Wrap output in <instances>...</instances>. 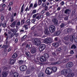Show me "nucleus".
Instances as JSON below:
<instances>
[{
  "mask_svg": "<svg viewBox=\"0 0 77 77\" xmlns=\"http://www.w3.org/2000/svg\"><path fill=\"white\" fill-rule=\"evenodd\" d=\"M14 16L13 15H11V23H12L13 22V21H14Z\"/></svg>",
  "mask_w": 77,
  "mask_h": 77,
  "instance_id": "nucleus-28",
  "label": "nucleus"
},
{
  "mask_svg": "<svg viewBox=\"0 0 77 77\" xmlns=\"http://www.w3.org/2000/svg\"><path fill=\"white\" fill-rule=\"evenodd\" d=\"M23 27L25 28V30H27L28 29V27L27 25H24Z\"/></svg>",
  "mask_w": 77,
  "mask_h": 77,
  "instance_id": "nucleus-42",
  "label": "nucleus"
},
{
  "mask_svg": "<svg viewBox=\"0 0 77 77\" xmlns=\"http://www.w3.org/2000/svg\"><path fill=\"white\" fill-rule=\"evenodd\" d=\"M49 29L51 33H53L55 31V27L53 25H51L49 26Z\"/></svg>",
  "mask_w": 77,
  "mask_h": 77,
  "instance_id": "nucleus-6",
  "label": "nucleus"
},
{
  "mask_svg": "<svg viewBox=\"0 0 77 77\" xmlns=\"http://www.w3.org/2000/svg\"><path fill=\"white\" fill-rule=\"evenodd\" d=\"M8 45H3L2 46V48H8Z\"/></svg>",
  "mask_w": 77,
  "mask_h": 77,
  "instance_id": "nucleus-39",
  "label": "nucleus"
},
{
  "mask_svg": "<svg viewBox=\"0 0 77 77\" xmlns=\"http://www.w3.org/2000/svg\"><path fill=\"white\" fill-rule=\"evenodd\" d=\"M37 6H38L37 4V3H35L34 5V7L35 8L37 7Z\"/></svg>",
  "mask_w": 77,
  "mask_h": 77,
  "instance_id": "nucleus-46",
  "label": "nucleus"
},
{
  "mask_svg": "<svg viewBox=\"0 0 77 77\" xmlns=\"http://www.w3.org/2000/svg\"><path fill=\"white\" fill-rule=\"evenodd\" d=\"M74 36H73V35L70 36L67 35L64 37L63 38V39L65 40V41L64 42V44H68V42H69L70 41L71 42H72L73 40H74Z\"/></svg>",
  "mask_w": 77,
  "mask_h": 77,
  "instance_id": "nucleus-2",
  "label": "nucleus"
},
{
  "mask_svg": "<svg viewBox=\"0 0 77 77\" xmlns=\"http://www.w3.org/2000/svg\"><path fill=\"white\" fill-rule=\"evenodd\" d=\"M36 19H41V15L40 14L38 13V15L37 16V17H36Z\"/></svg>",
  "mask_w": 77,
  "mask_h": 77,
  "instance_id": "nucleus-26",
  "label": "nucleus"
},
{
  "mask_svg": "<svg viewBox=\"0 0 77 77\" xmlns=\"http://www.w3.org/2000/svg\"><path fill=\"white\" fill-rule=\"evenodd\" d=\"M71 71H72V70L69 69L68 70L65 69L64 70L61 71V73L63 75H66L67 73H69L67 76V77H73L74 76V74L73 73H71Z\"/></svg>",
  "mask_w": 77,
  "mask_h": 77,
  "instance_id": "nucleus-1",
  "label": "nucleus"
},
{
  "mask_svg": "<svg viewBox=\"0 0 77 77\" xmlns=\"http://www.w3.org/2000/svg\"><path fill=\"white\" fill-rule=\"evenodd\" d=\"M14 42L15 43H17V42H18V39L17 38H16L14 41Z\"/></svg>",
  "mask_w": 77,
  "mask_h": 77,
  "instance_id": "nucleus-58",
  "label": "nucleus"
},
{
  "mask_svg": "<svg viewBox=\"0 0 77 77\" xmlns=\"http://www.w3.org/2000/svg\"><path fill=\"white\" fill-rule=\"evenodd\" d=\"M44 73L42 72L38 75V77H44Z\"/></svg>",
  "mask_w": 77,
  "mask_h": 77,
  "instance_id": "nucleus-25",
  "label": "nucleus"
},
{
  "mask_svg": "<svg viewBox=\"0 0 77 77\" xmlns=\"http://www.w3.org/2000/svg\"><path fill=\"white\" fill-rule=\"evenodd\" d=\"M45 41L46 44H50L51 42V38L49 37L46 38L45 40Z\"/></svg>",
  "mask_w": 77,
  "mask_h": 77,
  "instance_id": "nucleus-8",
  "label": "nucleus"
},
{
  "mask_svg": "<svg viewBox=\"0 0 77 77\" xmlns=\"http://www.w3.org/2000/svg\"><path fill=\"white\" fill-rule=\"evenodd\" d=\"M31 47H32V46H31V45H29V47H28V48H29V49H30V48H31Z\"/></svg>",
  "mask_w": 77,
  "mask_h": 77,
  "instance_id": "nucleus-64",
  "label": "nucleus"
},
{
  "mask_svg": "<svg viewBox=\"0 0 77 77\" xmlns=\"http://www.w3.org/2000/svg\"><path fill=\"white\" fill-rule=\"evenodd\" d=\"M23 63H24V60H20L19 61V63L20 65L23 64Z\"/></svg>",
  "mask_w": 77,
  "mask_h": 77,
  "instance_id": "nucleus-36",
  "label": "nucleus"
},
{
  "mask_svg": "<svg viewBox=\"0 0 77 77\" xmlns=\"http://www.w3.org/2000/svg\"><path fill=\"white\" fill-rule=\"evenodd\" d=\"M44 11H47L48 10V6H45V8L44 9Z\"/></svg>",
  "mask_w": 77,
  "mask_h": 77,
  "instance_id": "nucleus-44",
  "label": "nucleus"
},
{
  "mask_svg": "<svg viewBox=\"0 0 77 77\" xmlns=\"http://www.w3.org/2000/svg\"><path fill=\"white\" fill-rule=\"evenodd\" d=\"M46 59H45V57L44 56H42L40 57V60L41 62H44V61H46Z\"/></svg>",
  "mask_w": 77,
  "mask_h": 77,
  "instance_id": "nucleus-15",
  "label": "nucleus"
},
{
  "mask_svg": "<svg viewBox=\"0 0 77 77\" xmlns=\"http://www.w3.org/2000/svg\"><path fill=\"white\" fill-rule=\"evenodd\" d=\"M33 42L37 46H39L41 44V42L40 41L37 39H35L33 41Z\"/></svg>",
  "mask_w": 77,
  "mask_h": 77,
  "instance_id": "nucleus-4",
  "label": "nucleus"
},
{
  "mask_svg": "<svg viewBox=\"0 0 77 77\" xmlns=\"http://www.w3.org/2000/svg\"><path fill=\"white\" fill-rule=\"evenodd\" d=\"M33 6V3H31L30 5H29V9H30L32 8Z\"/></svg>",
  "mask_w": 77,
  "mask_h": 77,
  "instance_id": "nucleus-40",
  "label": "nucleus"
},
{
  "mask_svg": "<svg viewBox=\"0 0 77 77\" xmlns=\"http://www.w3.org/2000/svg\"><path fill=\"white\" fill-rule=\"evenodd\" d=\"M26 20L24 19H23L21 21L20 25H22L24 24V22H25Z\"/></svg>",
  "mask_w": 77,
  "mask_h": 77,
  "instance_id": "nucleus-31",
  "label": "nucleus"
},
{
  "mask_svg": "<svg viewBox=\"0 0 77 77\" xmlns=\"http://www.w3.org/2000/svg\"><path fill=\"white\" fill-rule=\"evenodd\" d=\"M2 75L3 77H6L8 76V74L7 72L5 71L2 72Z\"/></svg>",
  "mask_w": 77,
  "mask_h": 77,
  "instance_id": "nucleus-14",
  "label": "nucleus"
},
{
  "mask_svg": "<svg viewBox=\"0 0 77 77\" xmlns=\"http://www.w3.org/2000/svg\"><path fill=\"white\" fill-rule=\"evenodd\" d=\"M71 48L72 49H75L76 48V46L75 45H72L71 47Z\"/></svg>",
  "mask_w": 77,
  "mask_h": 77,
  "instance_id": "nucleus-32",
  "label": "nucleus"
},
{
  "mask_svg": "<svg viewBox=\"0 0 77 77\" xmlns=\"http://www.w3.org/2000/svg\"><path fill=\"white\" fill-rule=\"evenodd\" d=\"M52 22L54 23V25L56 26L58 24V22L56 18H54L52 20Z\"/></svg>",
  "mask_w": 77,
  "mask_h": 77,
  "instance_id": "nucleus-10",
  "label": "nucleus"
},
{
  "mask_svg": "<svg viewBox=\"0 0 77 77\" xmlns=\"http://www.w3.org/2000/svg\"><path fill=\"white\" fill-rule=\"evenodd\" d=\"M60 7H58L57 8V11H60Z\"/></svg>",
  "mask_w": 77,
  "mask_h": 77,
  "instance_id": "nucleus-60",
  "label": "nucleus"
},
{
  "mask_svg": "<svg viewBox=\"0 0 77 77\" xmlns=\"http://www.w3.org/2000/svg\"><path fill=\"white\" fill-rule=\"evenodd\" d=\"M70 54H74V51L73 50H71L70 52Z\"/></svg>",
  "mask_w": 77,
  "mask_h": 77,
  "instance_id": "nucleus-45",
  "label": "nucleus"
},
{
  "mask_svg": "<svg viewBox=\"0 0 77 77\" xmlns=\"http://www.w3.org/2000/svg\"><path fill=\"white\" fill-rule=\"evenodd\" d=\"M45 48V45L44 44H43L40 46L39 50V51H43V50H44Z\"/></svg>",
  "mask_w": 77,
  "mask_h": 77,
  "instance_id": "nucleus-7",
  "label": "nucleus"
},
{
  "mask_svg": "<svg viewBox=\"0 0 77 77\" xmlns=\"http://www.w3.org/2000/svg\"><path fill=\"white\" fill-rule=\"evenodd\" d=\"M29 54H30L29 52H26V55L27 57H29Z\"/></svg>",
  "mask_w": 77,
  "mask_h": 77,
  "instance_id": "nucleus-47",
  "label": "nucleus"
},
{
  "mask_svg": "<svg viewBox=\"0 0 77 77\" xmlns=\"http://www.w3.org/2000/svg\"><path fill=\"white\" fill-rule=\"evenodd\" d=\"M27 37V36L26 35H24V36L22 37L23 39H25Z\"/></svg>",
  "mask_w": 77,
  "mask_h": 77,
  "instance_id": "nucleus-53",
  "label": "nucleus"
},
{
  "mask_svg": "<svg viewBox=\"0 0 77 77\" xmlns=\"http://www.w3.org/2000/svg\"><path fill=\"white\" fill-rule=\"evenodd\" d=\"M11 75L13 77H18L19 76L18 73L16 72L12 73H11Z\"/></svg>",
  "mask_w": 77,
  "mask_h": 77,
  "instance_id": "nucleus-12",
  "label": "nucleus"
},
{
  "mask_svg": "<svg viewBox=\"0 0 77 77\" xmlns=\"http://www.w3.org/2000/svg\"><path fill=\"white\" fill-rule=\"evenodd\" d=\"M38 15V13H37L36 14H34L32 16L33 18H35V17H36V16Z\"/></svg>",
  "mask_w": 77,
  "mask_h": 77,
  "instance_id": "nucleus-38",
  "label": "nucleus"
},
{
  "mask_svg": "<svg viewBox=\"0 0 77 77\" xmlns=\"http://www.w3.org/2000/svg\"><path fill=\"white\" fill-rule=\"evenodd\" d=\"M35 19H33V20H32V23H35Z\"/></svg>",
  "mask_w": 77,
  "mask_h": 77,
  "instance_id": "nucleus-63",
  "label": "nucleus"
},
{
  "mask_svg": "<svg viewBox=\"0 0 77 77\" xmlns=\"http://www.w3.org/2000/svg\"><path fill=\"white\" fill-rule=\"evenodd\" d=\"M44 32L45 35H50V32H49V31H48V28L47 27H46L45 28Z\"/></svg>",
  "mask_w": 77,
  "mask_h": 77,
  "instance_id": "nucleus-11",
  "label": "nucleus"
},
{
  "mask_svg": "<svg viewBox=\"0 0 77 77\" xmlns=\"http://www.w3.org/2000/svg\"><path fill=\"white\" fill-rule=\"evenodd\" d=\"M46 4L47 5V6H48L49 5V4H50V3H49V2H46Z\"/></svg>",
  "mask_w": 77,
  "mask_h": 77,
  "instance_id": "nucleus-61",
  "label": "nucleus"
},
{
  "mask_svg": "<svg viewBox=\"0 0 77 77\" xmlns=\"http://www.w3.org/2000/svg\"><path fill=\"white\" fill-rule=\"evenodd\" d=\"M44 56L45 57V59H48V58L49 57V55L47 54H45V56Z\"/></svg>",
  "mask_w": 77,
  "mask_h": 77,
  "instance_id": "nucleus-33",
  "label": "nucleus"
},
{
  "mask_svg": "<svg viewBox=\"0 0 77 77\" xmlns=\"http://www.w3.org/2000/svg\"><path fill=\"white\" fill-rule=\"evenodd\" d=\"M74 41L75 42L77 43V37L75 38Z\"/></svg>",
  "mask_w": 77,
  "mask_h": 77,
  "instance_id": "nucleus-56",
  "label": "nucleus"
},
{
  "mask_svg": "<svg viewBox=\"0 0 77 77\" xmlns=\"http://www.w3.org/2000/svg\"><path fill=\"white\" fill-rule=\"evenodd\" d=\"M27 71L26 72V74H29L30 73H32V71H34L35 70V68H28Z\"/></svg>",
  "mask_w": 77,
  "mask_h": 77,
  "instance_id": "nucleus-5",
  "label": "nucleus"
},
{
  "mask_svg": "<svg viewBox=\"0 0 77 77\" xmlns=\"http://www.w3.org/2000/svg\"><path fill=\"white\" fill-rule=\"evenodd\" d=\"M12 50V48H9L8 50V52H9V51H11V50Z\"/></svg>",
  "mask_w": 77,
  "mask_h": 77,
  "instance_id": "nucleus-52",
  "label": "nucleus"
},
{
  "mask_svg": "<svg viewBox=\"0 0 77 77\" xmlns=\"http://www.w3.org/2000/svg\"><path fill=\"white\" fill-rule=\"evenodd\" d=\"M42 3V2H38V5L39 6V5H41Z\"/></svg>",
  "mask_w": 77,
  "mask_h": 77,
  "instance_id": "nucleus-57",
  "label": "nucleus"
},
{
  "mask_svg": "<svg viewBox=\"0 0 77 77\" xmlns=\"http://www.w3.org/2000/svg\"><path fill=\"white\" fill-rule=\"evenodd\" d=\"M3 26V23H2V21L1 22L0 24V26Z\"/></svg>",
  "mask_w": 77,
  "mask_h": 77,
  "instance_id": "nucleus-62",
  "label": "nucleus"
},
{
  "mask_svg": "<svg viewBox=\"0 0 77 77\" xmlns=\"http://www.w3.org/2000/svg\"><path fill=\"white\" fill-rule=\"evenodd\" d=\"M53 45L54 47H57L59 45V43L58 42L54 43Z\"/></svg>",
  "mask_w": 77,
  "mask_h": 77,
  "instance_id": "nucleus-20",
  "label": "nucleus"
},
{
  "mask_svg": "<svg viewBox=\"0 0 77 77\" xmlns=\"http://www.w3.org/2000/svg\"><path fill=\"white\" fill-rule=\"evenodd\" d=\"M27 66H26L25 65H23L22 66H21L20 67V68L21 67V68H26V67Z\"/></svg>",
  "mask_w": 77,
  "mask_h": 77,
  "instance_id": "nucleus-55",
  "label": "nucleus"
},
{
  "mask_svg": "<svg viewBox=\"0 0 77 77\" xmlns=\"http://www.w3.org/2000/svg\"><path fill=\"white\" fill-rule=\"evenodd\" d=\"M50 14L49 13V12H47L46 14V15L47 16H49V15H50Z\"/></svg>",
  "mask_w": 77,
  "mask_h": 77,
  "instance_id": "nucleus-51",
  "label": "nucleus"
},
{
  "mask_svg": "<svg viewBox=\"0 0 77 77\" xmlns=\"http://www.w3.org/2000/svg\"><path fill=\"white\" fill-rule=\"evenodd\" d=\"M20 26V21H19L16 23V28H18V26Z\"/></svg>",
  "mask_w": 77,
  "mask_h": 77,
  "instance_id": "nucleus-27",
  "label": "nucleus"
},
{
  "mask_svg": "<svg viewBox=\"0 0 77 77\" xmlns=\"http://www.w3.org/2000/svg\"><path fill=\"white\" fill-rule=\"evenodd\" d=\"M51 69V71H53L54 72H56V71H57V68H54H54H47L45 70V73L46 74H47L48 75H50V69H51Z\"/></svg>",
  "mask_w": 77,
  "mask_h": 77,
  "instance_id": "nucleus-3",
  "label": "nucleus"
},
{
  "mask_svg": "<svg viewBox=\"0 0 77 77\" xmlns=\"http://www.w3.org/2000/svg\"><path fill=\"white\" fill-rule=\"evenodd\" d=\"M20 69L21 71H26L27 70V68H20Z\"/></svg>",
  "mask_w": 77,
  "mask_h": 77,
  "instance_id": "nucleus-21",
  "label": "nucleus"
},
{
  "mask_svg": "<svg viewBox=\"0 0 77 77\" xmlns=\"http://www.w3.org/2000/svg\"><path fill=\"white\" fill-rule=\"evenodd\" d=\"M1 20H2V21H3V20H4V17L3 16H1Z\"/></svg>",
  "mask_w": 77,
  "mask_h": 77,
  "instance_id": "nucleus-50",
  "label": "nucleus"
},
{
  "mask_svg": "<svg viewBox=\"0 0 77 77\" xmlns=\"http://www.w3.org/2000/svg\"><path fill=\"white\" fill-rule=\"evenodd\" d=\"M18 53H19V52L17 51L15 53H14L12 55V58H13L14 59L17 58L18 56Z\"/></svg>",
  "mask_w": 77,
  "mask_h": 77,
  "instance_id": "nucleus-9",
  "label": "nucleus"
},
{
  "mask_svg": "<svg viewBox=\"0 0 77 77\" xmlns=\"http://www.w3.org/2000/svg\"><path fill=\"white\" fill-rule=\"evenodd\" d=\"M60 62L58 61L57 62H55L51 63L52 65H59L60 63Z\"/></svg>",
  "mask_w": 77,
  "mask_h": 77,
  "instance_id": "nucleus-22",
  "label": "nucleus"
},
{
  "mask_svg": "<svg viewBox=\"0 0 77 77\" xmlns=\"http://www.w3.org/2000/svg\"><path fill=\"white\" fill-rule=\"evenodd\" d=\"M29 9H28V7H26V8L25 9V11H29Z\"/></svg>",
  "mask_w": 77,
  "mask_h": 77,
  "instance_id": "nucleus-54",
  "label": "nucleus"
},
{
  "mask_svg": "<svg viewBox=\"0 0 77 77\" xmlns=\"http://www.w3.org/2000/svg\"><path fill=\"white\" fill-rule=\"evenodd\" d=\"M15 62V60L12 59H11L10 61V63L11 64H14Z\"/></svg>",
  "mask_w": 77,
  "mask_h": 77,
  "instance_id": "nucleus-24",
  "label": "nucleus"
},
{
  "mask_svg": "<svg viewBox=\"0 0 77 77\" xmlns=\"http://www.w3.org/2000/svg\"><path fill=\"white\" fill-rule=\"evenodd\" d=\"M72 30V28H69L67 30V33H69V32H71Z\"/></svg>",
  "mask_w": 77,
  "mask_h": 77,
  "instance_id": "nucleus-34",
  "label": "nucleus"
},
{
  "mask_svg": "<svg viewBox=\"0 0 77 77\" xmlns=\"http://www.w3.org/2000/svg\"><path fill=\"white\" fill-rule=\"evenodd\" d=\"M10 30L11 32H15V29H12Z\"/></svg>",
  "mask_w": 77,
  "mask_h": 77,
  "instance_id": "nucleus-48",
  "label": "nucleus"
},
{
  "mask_svg": "<svg viewBox=\"0 0 77 77\" xmlns=\"http://www.w3.org/2000/svg\"><path fill=\"white\" fill-rule=\"evenodd\" d=\"M64 4H65V3H64V2L63 1H62L60 3V5L61 6H63V5H64Z\"/></svg>",
  "mask_w": 77,
  "mask_h": 77,
  "instance_id": "nucleus-43",
  "label": "nucleus"
},
{
  "mask_svg": "<svg viewBox=\"0 0 77 77\" xmlns=\"http://www.w3.org/2000/svg\"><path fill=\"white\" fill-rule=\"evenodd\" d=\"M16 23H17V21L15 20L14 22H13L10 25V26L11 27L14 28L15 27V25H16Z\"/></svg>",
  "mask_w": 77,
  "mask_h": 77,
  "instance_id": "nucleus-13",
  "label": "nucleus"
},
{
  "mask_svg": "<svg viewBox=\"0 0 77 77\" xmlns=\"http://www.w3.org/2000/svg\"><path fill=\"white\" fill-rule=\"evenodd\" d=\"M30 19H28L26 22V24L25 25L28 26L29 25H30Z\"/></svg>",
  "mask_w": 77,
  "mask_h": 77,
  "instance_id": "nucleus-23",
  "label": "nucleus"
},
{
  "mask_svg": "<svg viewBox=\"0 0 77 77\" xmlns=\"http://www.w3.org/2000/svg\"><path fill=\"white\" fill-rule=\"evenodd\" d=\"M24 5L23 4L21 8L20 12H21L22 13L23 12V11H24Z\"/></svg>",
  "mask_w": 77,
  "mask_h": 77,
  "instance_id": "nucleus-30",
  "label": "nucleus"
},
{
  "mask_svg": "<svg viewBox=\"0 0 77 77\" xmlns=\"http://www.w3.org/2000/svg\"><path fill=\"white\" fill-rule=\"evenodd\" d=\"M6 23H5V22H4L2 24V27H6Z\"/></svg>",
  "mask_w": 77,
  "mask_h": 77,
  "instance_id": "nucleus-41",
  "label": "nucleus"
},
{
  "mask_svg": "<svg viewBox=\"0 0 77 77\" xmlns=\"http://www.w3.org/2000/svg\"><path fill=\"white\" fill-rule=\"evenodd\" d=\"M66 68L69 67V68H71L72 66V63L70 62L67 63L66 65Z\"/></svg>",
  "mask_w": 77,
  "mask_h": 77,
  "instance_id": "nucleus-17",
  "label": "nucleus"
},
{
  "mask_svg": "<svg viewBox=\"0 0 77 77\" xmlns=\"http://www.w3.org/2000/svg\"><path fill=\"white\" fill-rule=\"evenodd\" d=\"M36 10H33L32 12V13L33 14H35V13H36Z\"/></svg>",
  "mask_w": 77,
  "mask_h": 77,
  "instance_id": "nucleus-49",
  "label": "nucleus"
},
{
  "mask_svg": "<svg viewBox=\"0 0 77 77\" xmlns=\"http://www.w3.org/2000/svg\"><path fill=\"white\" fill-rule=\"evenodd\" d=\"M36 49L35 48H32V49L31 50V53L32 54H33L36 52Z\"/></svg>",
  "mask_w": 77,
  "mask_h": 77,
  "instance_id": "nucleus-18",
  "label": "nucleus"
},
{
  "mask_svg": "<svg viewBox=\"0 0 77 77\" xmlns=\"http://www.w3.org/2000/svg\"><path fill=\"white\" fill-rule=\"evenodd\" d=\"M35 69L38 72H39V71H40V68H36L35 69V68L34 70V71H35Z\"/></svg>",
  "mask_w": 77,
  "mask_h": 77,
  "instance_id": "nucleus-35",
  "label": "nucleus"
},
{
  "mask_svg": "<svg viewBox=\"0 0 77 77\" xmlns=\"http://www.w3.org/2000/svg\"><path fill=\"white\" fill-rule=\"evenodd\" d=\"M60 27L61 29H62V28H63L64 27H65V24L63 23H62L61 24H60Z\"/></svg>",
  "mask_w": 77,
  "mask_h": 77,
  "instance_id": "nucleus-29",
  "label": "nucleus"
},
{
  "mask_svg": "<svg viewBox=\"0 0 77 77\" xmlns=\"http://www.w3.org/2000/svg\"><path fill=\"white\" fill-rule=\"evenodd\" d=\"M70 12V10L69 9H67L64 11V13L66 14H69Z\"/></svg>",
  "mask_w": 77,
  "mask_h": 77,
  "instance_id": "nucleus-19",
  "label": "nucleus"
},
{
  "mask_svg": "<svg viewBox=\"0 0 77 77\" xmlns=\"http://www.w3.org/2000/svg\"><path fill=\"white\" fill-rule=\"evenodd\" d=\"M24 32V30L21 29L20 31V33H23V32Z\"/></svg>",
  "mask_w": 77,
  "mask_h": 77,
  "instance_id": "nucleus-59",
  "label": "nucleus"
},
{
  "mask_svg": "<svg viewBox=\"0 0 77 77\" xmlns=\"http://www.w3.org/2000/svg\"><path fill=\"white\" fill-rule=\"evenodd\" d=\"M64 20L65 21H68V17L66 16L65 17H64Z\"/></svg>",
  "mask_w": 77,
  "mask_h": 77,
  "instance_id": "nucleus-37",
  "label": "nucleus"
},
{
  "mask_svg": "<svg viewBox=\"0 0 77 77\" xmlns=\"http://www.w3.org/2000/svg\"><path fill=\"white\" fill-rule=\"evenodd\" d=\"M62 30L60 29L59 31L55 32V35H56V36H59L62 33Z\"/></svg>",
  "mask_w": 77,
  "mask_h": 77,
  "instance_id": "nucleus-16",
  "label": "nucleus"
}]
</instances>
